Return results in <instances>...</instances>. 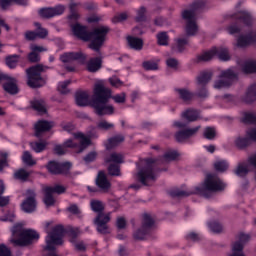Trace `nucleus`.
Returning <instances> with one entry per match:
<instances>
[{
	"label": "nucleus",
	"mask_w": 256,
	"mask_h": 256,
	"mask_svg": "<svg viewBox=\"0 0 256 256\" xmlns=\"http://www.w3.org/2000/svg\"><path fill=\"white\" fill-rule=\"evenodd\" d=\"M110 99H113L115 103H125L127 101V95L125 92H122L112 96L111 89L105 87L103 82H97L94 85V97L92 100V107L96 115H113L115 113L113 105H107Z\"/></svg>",
	"instance_id": "f257e3e1"
},
{
	"label": "nucleus",
	"mask_w": 256,
	"mask_h": 256,
	"mask_svg": "<svg viewBox=\"0 0 256 256\" xmlns=\"http://www.w3.org/2000/svg\"><path fill=\"white\" fill-rule=\"evenodd\" d=\"M225 183L215 174H208L201 186L195 187L194 190H183L175 188L170 191L171 197H189L191 195H202V197H210L209 193H219L225 191Z\"/></svg>",
	"instance_id": "f03ea898"
},
{
	"label": "nucleus",
	"mask_w": 256,
	"mask_h": 256,
	"mask_svg": "<svg viewBox=\"0 0 256 256\" xmlns=\"http://www.w3.org/2000/svg\"><path fill=\"white\" fill-rule=\"evenodd\" d=\"M39 239V233L32 229H25L22 224H16L12 228L10 243L14 247H27Z\"/></svg>",
	"instance_id": "7ed1b4c3"
},
{
	"label": "nucleus",
	"mask_w": 256,
	"mask_h": 256,
	"mask_svg": "<svg viewBox=\"0 0 256 256\" xmlns=\"http://www.w3.org/2000/svg\"><path fill=\"white\" fill-rule=\"evenodd\" d=\"M231 19L235 21L233 24L227 27V31L230 35H237L243 31V25L247 27L253 25V16L249 12L240 11L232 14Z\"/></svg>",
	"instance_id": "20e7f679"
},
{
	"label": "nucleus",
	"mask_w": 256,
	"mask_h": 256,
	"mask_svg": "<svg viewBox=\"0 0 256 256\" xmlns=\"http://www.w3.org/2000/svg\"><path fill=\"white\" fill-rule=\"evenodd\" d=\"M205 5V2L201 1V2H195L192 5V9L191 10H184L182 12V18L185 19V21H187L186 24V35H188V37H193L195 35H197V32L199 31V27L197 26V23L195 22V12L197 11V9H202V7Z\"/></svg>",
	"instance_id": "39448f33"
},
{
	"label": "nucleus",
	"mask_w": 256,
	"mask_h": 256,
	"mask_svg": "<svg viewBox=\"0 0 256 256\" xmlns=\"http://www.w3.org/2000/svg\"><path fill=\"white\" fill-rule=\"evenodd\" d=\"M137 181L149 187L157 181V173L155 172V160L147 159L146 166L139 170L136 175Z\"/></svg>",
	"instance_id": "423d86ee"
},
{
	"label": "nucleus",
	"mask_w": 256,
	"mask_h": 256,
	"mask_svg": "<svg viewBox=\"0 0 256 256\" xmlns=\"http://www.w3.org/2000/svg\"><path fill=\"white\" fill-rule=\"evenodd\" d=\"M49 69V66L38 64L26 69L28 81L27 84L32 89L43 87L45 80L41 77L42 73H45Z\"/></svg>",
	"instance_id": "0eeeda50"
},
{
	"label": "nucleus",
	"mask_w": 256,
	"mask_h": 256,
	"mask_svg": "<svg viewBox=\"0 0 256 256\" xmlns=\"http://www.w3.org/2000/svg\"><path fill=\"white\" fill-rule=\"evenodd\" d=\"M111 31V28L109 26H98L93 29L92 32H90V41L89 48L93 51L99 52L101 50V47H103V44L105 43V40L107 39V35Z\"/></svg>",
	"instance_id": "6e6552de"
},
{
	"label": "nucleus",
	"mask_w": 256,
	"mask_h": 256,
	"mask_svg": "<svg viewBox=\"0 0 256 256\" xmlns=\"http://www.w3.org/2000/svg\"><path fill=\"white\" fill-rule=\"evenodd\" d=\"M153 225H155V219L151 217V214H144L142 226L134 231L133 239H135V241H145V239H147V235L151 233Z\"/></svg>",
	"instance_id": "1a4fd4ad"
},
{
	"label": "nucleus",
	"mask_w": 256,
	"mask_h": 256,
	"mask_svg": "<svg viewBox=\"0 0 256 256\" xmlns=\"http://www.w3.org/2000/svg\"><path fill=\"white\" fill-rule=\"evenodd\" d=\"M235 79H237V73L232 69L222 71L219 75V79L214 82V89L231 87Z\"/></svg>",
	"instance_id": "9d476101"
},
{
	"label": "nucleus",
	"mask_w": 256,
	"mask_h": 256,
	"mask_svg": "<svg viewBox=\"0 0 256 256\" xmlns=\"http://www.w3.org/2000/svg\"><path fill=\"white\" fill-rule=\"evenodd\" d=\"M111 221V213L107 214H97L94 219V225H96V230L100 235H109L111 233V228L109 227V222Z\"/></svg>",
	"instance_id": "9b49d317"
},
{
	"label": "nucleus",
	"mask_w": 256,
	"mask_h": 256,
	"mask_svg": "<svg viewBox=\"0 0 256 256\" xmlns=\"http://www.w3.org/2000/svg\"><path fill=\"white\" fill-rule=\"evenodd\" d=\"M37 194L33 190H27L26 199L22 202L21 208L24 213H35L37 210Z\"/></svg>",
	"instance_id": "f8f14e48"
},
{
	"label": "nucleus",
	"mask_w": 256,
	"mask_h": 256,
	"mask_svg": "<svg viewBox=\"0 0 256 256\" xmlns=\"http://www.w3.org/2000/svg\"><path fill=\"white\" fill-rule=\"evenodd\" d=\"M251 236L249 234L240 233L238 240L232 245V254L230 256H245L243 248L249 243Z\"/></svg>",
	"instance_id": "ddd939ff"
},
{
	"label": "nucleus",
	"mask_w": 256,
	"mask_h": 256,
	"mask_svg": "<svg viewBox=\"0 0 256 256\" xmlns=\"http://www.w3.org/2000/svg\"><path fill=\"white\" fill-rule=\"evenodd\" d=\"M49 173L52 175H69V169H71V163H59L50 161L47 165Z\"/></svg>",
	"instance_id": "4468645a"
},
{
	"label": "nucleus",
	"mask_w": 256,
	"mask_h": 256,
	"mask_svg": "<svg viewBox=\"0 0 256 256\" xmlns=\"http://www.w3.org/2000/svg\"><path fill=\"white\" fill-rule=\"evenodd\" d=\"M65 13L64 5H57L55 7L42 8L39 11L40 17L42 19H51L53 17H57V15H63Z\"/></svg>",
	"instance_id": "2eb2a0df"
},
{
	"label": "nucleus",
	"mask_w": 256,
	"mask_h": 256,
	"mask_svg": "<svg viewBox=\"0 0 256 256\" xmlns=\"http://www.w3.org/2000/svg\"><path fill=\"white\" fill-rule=\"evenodd\" d=\"M47 51V48L44 46H39L37 44L30 45V53L27 56V59L30 63H39L41 61V55L39 53H44Z\"/></svg>",
	"instance_id": "dca6fc26"
},
{
	"label": "nucleus",
	"mask_w": 256,
	"mask_h": 256,
	"mask_svg": "<svg viewBox=\"0 0 256 256\" xmlns=\"http://www.w3.org/2000/svg\"><path fill=\"white\" fill-rule=\"evenodd\" d=\"M72 31L78 39L82 41H91V32L87 30V27L82 26L81 24H75L72 26Z\"/></svg>",
	"instance_id": "f3484780"
},
{
	"label": "nucleus",
	"mask_w": 256,
	"mask_h": 256,
	"mask_svg": "<svg viewBox=\"0 0 256 256\" xmlns=\"http://www.w3.org/2000/svg\"><path fill=\"white\" fill-rule=\"evenodd\" d=\"M251 43H256V30H252L247 35H241L237 40V47L243 49L249 47Z\"/></svg>",
	"instance_id": "a211bd4d"
},
{
	"label": "nucleus",
	"mask_w": 256,
	"mask_h": 256,
	"mask_svg": "<svg viewBox=\"0 0 256 256\" xmlns=\"http://www.w3.org/2000/svg\"><path fill=\"white\" fill-rule=\"evenodd\" d=\"M60 59L62 63H71V61H80V63H83L87 59V56L82 52H69L63 54Z\"/></svg>",
	"instance_id": "6ab92c4d"
},
{
	"label": "nucleus",
	"mask_w": 256,
	"mask_h": 256,
	"mask_svg": "<svg viewBox=\"0 0 256 256\" xmlns=\"http://www.w3.org/2000/svg\"><path fill=\"white\" fill-rule=\"evenodd\" d=\"M199 129H201V126L178 131L175 134V139H176V141H178V143H183V141H187V139H189L190 137H193V135L197 134Z\"/></svg>",
	"instance_id": "aec40b11"
},
{
	"label": "nucleus",
	"mask_w": 256,
	"mask_h": 256,
	"mask_svg": "<svg viewBox=\"0 0 256 256\" xmlns=\"http://www.w3.org/2000/svg\"><path fill=\"white\" fill-rule=\"evenodd\" d=\"M96 185L103 191L104 193H107L111 189V182L107 179V174H105L103 171H100L96 178Z\"/></svg>",
	"instance_id": "412c9836"
},
{
	"label": "nucleus",
	"mask_w": 256,
	"mask_h": 256,
	"mask_svg": "<svg viewBox=\"0 0 256 256\" xmlns=\"http://www.w3.org/2000/svg\"><path fill=\"white\" fill-rule=\"evenodd\" d=\"M53 129V122L47 120H40L35 124V136L41 137L46 131H51Z\"/></svg>",
	"instance_id": "4be33fe9"
},
{
	"label": "nucleus",
	"mask_w": 256,
	"mask_h": 256,
	"mask_svg": "<svg viewBox=\"0 0 256 256\" xmlns=\"http://www.w3.org/2000/svg\"><path fill=\"white\" fill-rule=\"evenodd\" d=\"M175 93L184 103H190V101H193V97H195V94L187 88H175Z\"/></svg>",
	"instance_id": "5701e85b"
},
{
	"label": "nucleus",
	"mask_w": 256,
	"mask_h": 256,
	"mask_svg": "<svg viewBox=\"0 0 256 256\" xmlns=\"http://www.w3.org/2000/svg\"><path fill=\"white\" fill-rule=\"evenodd\" d=\"M74 138L77 139V141H79L80 143L78 153H83L86 147H89V145H91V139L81 132L74 133Z\"/></svg>",
	"instance_id": "b1692460"
},
{
	"label": "nucleus",
	"mask_w": 256,
	"mask_h": 256,
	"mask_svg": "<svg viewBox=\"0 0 256 256\" xmlns=\"http://www.w3.org/2000/svg\"><path fill=\"white\" fill-rule=\"evenodd\" d=\"M4 90L10 95H17L19 88L17 87V80L8 76V79L3 85Z\"/></svg>",
	"instance_id": "393cba45"
},
{
	"label": "nucleus",
	"mask_w": 256,
	"mask_h": 256,
	"mask_svg": "<svg viewBox=\"0 0 256 256\" xmlns=\"http://www.w3.org/2000/svg\"><path fill=\"white\" fill-rule=\"evenodd\" d=\"M67 147H71L72 149H75L77 147H79V144L73 142V140H67L64 145H56L54 147V153L56 155H65V153H67Z\"/></svg>",
	"instance_id": "a878e982"
},
{
	"label": "nucleus",
	"mask_w": 256,
	"mask_h": 256,
	"mask_svg": "<svg viewBox=\"0 0 256 256\" xmlns=\"http://www.w3.org/2000/svg\"><path fill=\"white\" fill-rule=\"evenodd\" d=\"M105 162L121 165L122 163H125V156H123L121 153L112 152L108 157L105 158Z\"/></svg>",
	"instance_id": "bb28decb"
},
{
	"label": "nucleus",
	"mask_w": 256,
	"mask_h": 256,
	"mask_svg": "<svg viewBox=\"0 0 256 256\" xmlns=\"http://www.w3.org/2000/svg\"><path fill=\"white\" fill-rule=\"evenodd\" d=\"M127 43L130 49H134L135 51H141V49H143V39L141 38L128 36Z\"/></svg>",
	"instance_id": "cd10ccee"
},
{
	"label": "nucleus",
	"mask_w": 256,
	"mask_h": 256,
	"mask_svg": "<svg viewBox=\"0 0 256 256\" xmlns=\"http://www.w3.org/2000/svg\"><path fill=\"white\" fill-rule=\"evenodd\" d=\"M90 207L94 213H98V215H107L104 213L105 211V204L101 200H91Z\"/></svg>",
	"instance_id": "c85d7f7f"
},
{
	"label": "nucleus",
	"mask_w": 256,
	"mask_h": 256,
	"mask_svg": "<svg viewBox=\"0 0 256 256\" xmlns=\"http://www.w3.org/2000/svg\"><path fill=\"white\" fill-rule=\"evenodd\" d=\"M76 104L79 107H87L89 105V93L87 92H78L76 93Z\"/></svg>",
	"instance_id": "c756f323"
},
{
	"label": "nucleus",
	"mask_w": 256,
	"mask_h": 256,
	"mask_svg": "<svg viewBox=\"0 0 256 256\" xmlns=\"http://www.w3.org/2000/svg\"><path fill=\"white\" fill-rule=\"evenodd\" d=\"M87 69L90 73H97L101 69V58H92L87 63Z\"/></svg>",
	"instance_id": "7c9ffc66"
},
{
	"label": "nucleus",
	"mask_w": 256,
	"mask_h": 256,
	"mask_svg": "<svg viewBox=\"0 0 256 256\" xmlns=\"http://www.w3.org/2000/svg\"><path fill=\"white\" fill-rule=\"evenodd\" d=\"M182 117L186 119V121L193 123V121H197L199 119V111L195 109H188L182 113Z\"/></svg>",
	"instance_id": "2f4dec72"
},
{
	"label": "nucleus",
	"mask_w": 256,
	"mask_h": 256,
	"mask_svg": "<svg viewBox=\"0 0 256 256\" xmlns=\"http://www.w3.org/2000/svg\"><path fill=\"white\" fill-rule=\"evenodd\" d=\"M44 191V200L46 207H53L55 205V198H53V192L48 187L43 188Z\"/></svg>",
	"instance_id": "473e14b6"
},
{
	"label": "nucleus",
	"mask_w": 256,
	"mask_h": 256,
	"mask_svg": "<svg viewBox=\"0 0 256 256\" xmlns=\"http://www.w3.org/2000/svg\"><path fill=\"white\" fill-rule=\"evenodd\" d=\"M123 141H125V137L123 135L114 136L106 143V149H113L114 147H117V145H121Z\"/></svg>",
	"instance_id": "72a5a7b5"
},
{
	"label": "nucleus",
	"mask_w": 256,
	"mask_h": 256,
	"mask_svg": "<svg viewBox=\"0 0 256 256\" xmlns=\"http://www.w3.org/2000/svg\"><path fill=\"white\" fill-rule=\"evenodd\" d=\"M19 59H21L20 55L14 54V55H8L5 58V63L9 69H15L19 63Z\"/></svg>",
	"instance_id": "f704fd0d"
},
{
	"label": "nucleus",
	"mask_w": 256,
	"mask_h": 256,
	"mask_svg": "<svg viewBox=\"0 0 256 256\" xmlns=\"http://www.w3.org/2000/svg\"><path fill=\"white\" fill-rule=\"evenodd\" d=\"M213 74L211 72H202L197 77V83L200 87H205L209 81H211Z\"/></svg>",
	"instance_id": "c9c22d12"
},
{
	"label": "nucleus",
	"mask_w": 256,
	"mask_h": 256,
	"mask_svg": "<svg viewBox=\"0 0 256 256\" xmlns=\"http://www.w3.org/2000/svg\"><path fill=\"white\" fill-rule=\"evenodd\" d=\"M47 142L46 141H41V142H30V147L32 151L35 153H43L45 149H47Z\"/></svg>",
	"instance_id": "e433bc0d"
},
{
	"label": "nucleus",
	"mask_w": 256,
	"mask_h": 256,
	"mask_svg": "<svg viewBox=\"0 0 256 256\" xmlns=\"http://www.w3.org/2000/svg\"><path fill=\"white\" fill-rule=\"evenodd\" d=\"M242 70L246 74L256 73V60H248L244 62Z\"/></svg>",
	"instance_id": "4c0bfd02"
},
{
	"label": "nucleus",
	"mask_w": 256,
	"mask_h": 256,
	"mask_svg": "<svg viewBox=\"0 0 256 256\" xmlns=\"http://www.w3.org/2000/svg\"><path fill=\"white\" fill-rule=\"evenodd\" d=\"M246 103H253V101H256V84H252L247 92L245 97Z\"/></svg>",
	"instance_id": "58836bf2"
},
{
	"label": "nucleus",
	"mask_w": 256,
	"mask_h": 256,
	"mask_svg": "<svg viewBox=\"0 0 256 256\" xmlns=\"http://www.w3.org/2000/svg\"><path fill=\"white\" fill-rule=\"evenodd\" d=\"M142 67L146 71H157L159 69V60H148L142 63Z\"/></svg>",
	"instance_id": "ea45409f"
},
{
	"label": "nucleus",
	"mask_w": 256,
	"mask_h": 256,
	"mask_svg": "<svg viewBox=\"0 0 256 256\" xmlns=\"http://www.w3.org/2000/svg\"><path fill=\"white\" fill-rule=\"evenodd\" d=\"M215 55H217V48H212L211 50L199 55L198 61H211Z\"/></svg>",
	"instance_id": "a19ab883"
},
{
	"label": "nucleus",
	"mask_w": 256,
	"mask_h": 256,
	"mask_svg": "<svg viewBox=\"0 0 256 256\" xmlns=\"http://www.w3.org/2000/svg\"><path fill=\"white\" fill-rule=\"evenodd\" d=\"M16 5H27V0H0V7H2V9H7V7H10V5L13 4Z\"/></svg>",
	"instance_id": "79ce46f5"
},
{
	"label": "nucleus",
	"mask_w": 256,
	"mask_h": 256,
	"mask_svg": "<svg viewBox=\"0 0 256 256\" xmlns=\"http://www.w3.org/2000/svg\"><path fill=\"white\" fill-rule=\"evenodd\" d=\"M22 161L25 163V165H28V167H33L34 165H37V161L33 159V155H31V152L24 151L22 155Z\"/></svg>",
	"instance_id": "37998d69"
},
{
	"label": "nucleus",
	"mask_w": 256,
	"mask_h": 256,
	"mask_svg": "<svg viewBox=\"0 0 256 256\" xmlns=\"http://www.w3.org/2000/svg\"><path fill=\"white\" fill-rule=\"evenodd\" d=\"M216 55L219 57V59H221V61H229L231 59L229 49L227 48H216Z\"/></svg>",
	"instance_id": "c03bdc74"
},
{
	"label": "nucleus",
	"mask_w": 256,
	"mask_h": 256,
	"mask_svg": "<svg viewBox=\"0 0 256 256\" xmlns=\"http://www.w3.org/2000/svg\"><path fill=\"white\" fill-rule=\"evenodd\" d=\"M30 176L31 172H28L25 169H19L14 173V179H17L18 181H27Z\"/></svg>",
	"instance_id": "a18cd8bd"
},
{
	"label": "nucleus",
	"mask_w": 256,
	"mask_h": 256,
	"mask_svg": "<svg viewBox=\"0 0 256 256\" xmlns=\"http://www.w3.org/2000/svg\"><path fill=\"white\" fill-rule=\"evenodd\" d=\"M189 43V38H177L176 46L173 49H176L178 53H183L185 51V46Z\"/></svg>",
	"instance_id": "49530a36"
},
{
	"label": "nucleus",
	"mask_w": 256,
	"mask_h": 256,
	"mask_svg": "<svg viewBox=\"0 0 256 256\" xmlns=\"http://www.w3.org/2000/svg\"><path fill=\"white\" fill-rule=\"evenodd\" d=\"M32 107L35 109V111H38V113H47V106L43 100H36L32 102Z\"/></svg>",
	"instance_id": "de8ad7c7"
},
{
	"label": "nucleus",
	"mask_w": 256,
	"mask_h": 256,
	"mask_svg": "<svg viewBox=\"0 0 256 256\" xmlns=\"http://www.w3.org/2000/svg\"><path fill=\"white\" fill-rule=\"evenodd\" d=\"M108 173L112 177H120L121 175V164H110L108 167Z\"/></svg>",
	"instance_id": "09e8293b"
},
{
	"label": "nucleus",
	"mask_w": 256,
	"mask_h": 256,
	"mask_svg": "<svg viewBox=\"0 0 256 256\" xmlns=\"http://www.w3.org/2000/svg\"><path fill=\"white\" fill-rule=\"evenodd\" d=\"M179 157L177 151H168L164 154L162 158V163H170V161H175Z\"/></svg>",
	"instance_id": "8fccbe9b"
},
{
	"label": "nucleus",
	"mask_w": 256,
	"mask_h": 256,
	"mask_svg": "<svg viewBox=\"0 0 256 256\" xmlns=\"http://www.w3.org/2000/svg\"><path fill=\"white\" fill-rule=\"evenodd\" d=\"M214 168L220 173H225V171L229 169V164L227 163V161L218 160L214 163Z\"/></svg>",
	"instance_id": "3c124183"
},
{
	"label": "nucleus",
	"mask_w": 256,
	"mask_h": 256,
	"mask_svg": "<svg viewBox=\"0 0 256 256\" xmlns=\"http://www.w3.org/2000/svg\"><path fill=\"white\" fill-rule=\"evenodd\" d=\"M157 41L158 45H169V35H167V32H160L157 34Z\"/></svg>",
	"instance_id": "603ef678"
},
{
	"label": "nucleus",
	"mask_w": 256,
	"mask_h": 256,
	"mask_svg": "<svg viewBox=\"0 0 256 256\" xmlns=\"http://www.w3.org/2000/svg\"><path fill=\"white\" fill-rule=\"evenodd\" d=\"M249 138L237 137L235 140V145L238 149H245L249 147Z\"/></svg>",
	"instance_id": "864d4df0"
},
{
	"label": "nucleus",
	"mask_w": 256,
	"mask_h": 256,
	"mask_svg": "<svg viewBox=\"0 0 256 256\" xmlns=\"http://www.w3.org/2000/svg\"><path fill=\"white\" fill-rule=\"evenodd\" d=\"M235 173L238 175V177H245V175L249 173V167L247 164H239L235 170Z\"/></svg>",
	"instance_id": "5fc2aeb1"
},
{
	"label": "nucleus",
	"mask_w": 256,
	"mask_h": 256,
	"mask_svg": "<svg viewBox=\"0 0 256 256\" xmlns=\"http://www.w3.org/2000/svg\"><path fill=\"white\" fill-rule=\"evenodd\" d=\"M145 13H147V9L145 7H140V9L137 10V15L135 20L137 23H142V21H146L147 17L145 16Z\"/></svg>",
	"instance_id": "6e6d98bb"
},
{
	"label": "nucleus",
	"mask_w": 256,
	"mask_h": 256,
	"mask_svg": "<svg viewBox=\"0 0 256 256\" xmlns=\"http://www.w3.org/2000/svg\"><path fill=\"white\" fill-rule=\"evenodd\" d=\"M216 135H217V132L213 127H206L203 133V136L205 137V139H209V140L215 139Z\"/></svg>",
	"instance_id": "4d7b16f0"
},
{
	"label": "nucleus",
	"mask_w": 256,
	"mask_h": 256,
	"mask_svg": "<svg viewBox=\"0 0 256 256\" xmlns=\"http://www.w3.org/2000/svg\"><path fill=\"white\" fill-rule=\"evenodd\" d=\"M97 127L101 129L102 131H109V129H113L115 125L113 123L107 122V120H100L97 123Z\"/></svg>",
	"instance_id": "13d9d810"
},
{
	"label": "nucleus",
	"mask_w": 256,
	"mask_h": 256,
	"mask_svg": "<svg viewBox=\"0 0 256 256\" xmlns=\"http://www.w3.org/2000/svg\"><path fill=\"white\" fill-rule=\"evenodd\" d=\"M209 228L213 233H223V225L217 221L211 222Z\"/></svg>",
	"instance_id": "bf43d9fd"
},
{
	"label": "nucleus",
	"mask_w": 256,
	"mask_h": 256,
	"mask_svg": "<svg viewBox=\"0 0 256 256\" xmlns=\"http://www.w3.org/2000/svg\"><path fill=\"white\" fill-rule=\"evenodd\" d=\"M69 85H71V80H66L64 82H61L58 86V91L62 95H67V93H69V90L67 89V87H69Z\"/></svg>",
	"instance_id": "052dcab7"
},
{
	"label": "nucleus",
	"mask_w": 256,
	"mask_h": 256,
	"mask_svg": "<svg viewBox=\"0 0 256 256\" xmlns=\"http://www.w3.org/2000/svg\"><path fill=\"white\" fill-rule=\"evenodd\" d=\"M46 188L50 189L51 193H57L58 195H61L67 191V188L65 186L61 185H55V186H46Z\"/></svg>",
	"instance_id": "680f3d73"
},
{
	"label": "nucleus",
	"mask_w": 256,
	"mask_h": 256,
	"mask_svg": "<svg viewBox=\"0 0 256 256\" xmlns=\"http://www.w3.org/2000/svg\"><path fill=\"white\" fill-rule=\"evenodd\" d=\"M128 17H129V16L127 15L126 12L117 14V15H115V16L112 18V23H121L122 21H127V18H128Z\"/></svg>",
	"instance_id": "e2e57ef3"
},
{
	"label": "nucleus",
	"mask_w": 256,
	"mask_h": 256,
	"mask_svg": "<svg viewBox=\"0 0 256 256\" xmlns=\"http://www.w3.org/2000/svg\"><path fill=\"white\" fill-rule=\"evenodd\" d=\"M243 121L244 123H256V115L254 113H246Z\"/></svg>",
	"instance_id": "0e129e2a"
},
{
	"label": "nucleus",
	"mask_w": 256,
	"mask_h": 256,
	"mask_svg": "<svg viewBox=\"0 0 256 256\" xmlns=\"http://www.w3.org/2000/svg\"><path fill=\"white\" fill-rule=\"evenodd\" d=\"M116 226L118 229H125L127 227V220L124 217H118L116 221Z\"/></svg>",
	"instance_id": "69168bd1"
},
{
	"label": "nucleus",
	"mask_w": 256,
	"mask_h": 256,
	"mask_svg": "<svg viewBox=\"0 0 256 256\" xmlns=\"http://www.w3.org/2000/svg\"><path fill=\"white\" fill-rule=\"evenodd\" d=\"M97 159V152H90L84 157L85 163H92Z\"/></svg>",
	"instance_id": "338daca9"
},
{
	"label": "nucleus",
	"mask_w": 256,
	"mask_h": 256,
	"mask_svg": "<svg viewBox=\"0 0 256 256\" xmlns=\"http://www.w3.org/2000/svg\"><path fill=\"white\" fill-rule=\"evenodd\" d=\"M0 256H11V250L4 244H0Z\"/></svg>",
	"instance_id": "774afa93"
}]
</instances>
